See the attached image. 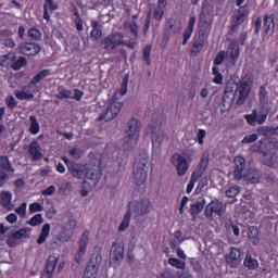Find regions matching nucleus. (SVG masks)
<instances>
[{
  "label": "nucleus",
  "mask_w": 278,
  "mask_h": 278,
  "mask_svg": "<svg viewBox=\"0 0 278 278\" xmlns=\"http://www.w3.org/2000/svg\"><path fill=\"white\" fill-rule=\"evenodd\" d=\"M5 103L10 110H14V108H16V105H18V102H16V99H14V97H12V96L7 97Z\"/></svg>",
  "instance_id": "e2e57ef3"
},
{
  "label": "nucleus",
  "mask_w": 278,
  "mask_h": 278,
  "mask_svg": "<svg viewBox=\"0 0 278 278\" xmlns=\"http://www.w3.org/2000/svg\"><path fill=\"white\" fill-rule=\"evenodd\" d=\"M124 257H125V248L123 247V244L118 242H113L111 247V252H110L111 262H113L114 264H116V266H118L121 262H123Z\"/></svg>",
  "instance_id": "ddd939ff"
},
{
  "label": "nucleus",
  "mask_w": 278,
  "mask_h": 278,
  "mask_svg": "<svg viewBox=\"0 0 278 278\" xmlns=\"http://www.w3.org/2000/svg\"><path fill=\"white\" fill-rule=\"evenodd\" d=\"M0 199L2 207H5L8 210L10 207V203H12V192L3 191L0 195Z\"/></svg>",
  "instance_id": "ea45409f"
},
{
  "label": "nucleus",
  "mask_w": 278,
  "mask_h": 278,
  "mask_svg": "<svg viewBox=\"0 0 278 278\" xmlns=\"http://www.w3.org/2000/svg\"><path fill=\"white\" fill-rule=\"evenodd\" d=\"M7 244L10 249H16L21 243L18 242V239L14 238V235L11 233L7 239Z\"/></svg>",
  "instance_id": "13d9d810"
},
{
  "label": "nucleus",
  "mask_w": 278,
  "mask_h": 278,
  "mask_svg": "<svg viewBox=\"0 0 278 278\" xmlns=\"http://www.w3.org/2000/svg\"><path fill=\"white\" fill-rule=\"evenodd\" d=\"M101 179V167L99 165H94L93 167H87V172L85 173L84 178V188L87 190H94L99 185Z\"/></svg>",
  "instance_id": "39448f33"
},
{
  "label": "nucleus",
  "mask_w": 278,
  "mask_h": 278,
  "mask_svg": "<svg viewBox=\"0 0 278 278\" xmlns=\"http://www.w3.org/2000/svg\"><path fill=\"white\" fill-rule=\"evenodd\" d=\"M152 210L151 201L149 199H142L141 201L132 204L131 211L136 216H147Z\"/></svg>",
  "instance_id": "9b49d317"
},
{
  "label": "nucleus",
  "mask_w": 278,
  "mask_h": 278,
  "mask_svg": "<svg viewBox=\"0 0 278 278\" xmlns=\"http://www.w3.org/2000/svg\"><path fill=\"white\" fill-rule=\"evenodd\" d=\"M151 140H152V151L153 153H156L157 149L162 147V143L164 141H168V135H166V132H164V130L160 128H154L152 130Z\"/></svg>",
  "instance_id": "f8f14e48"
},
{
  "label": "nucleus",
  "mask_w": 278,
  "mask_h": 278,
  "mask_svg": "<svg viewBox=\"0 0 278 278\" xmlns=\"http://www.w3.org/2000/svg\"><path fill=\"white\" fill-rule=\"evenodd\" d=\"M240 255L242 253L237 248H231L229 254H226L225 260L230 268H238L240 266Z\"/></svg>",
  "instance_id": "a211bd4d"
},
{
  "label": "nucleus",
  "mask_w": 278,
  "mask_h": 278,
  "mask_svg": "<svg viewBox=\"0 0 278 278\" xmlns=\"http://www.w3.org/2000/svg\"><path fill=\"white\" fill-rule=\"evenodd\" d=\"M205 203H206L205 200H201L191 204L189 212L191 216H193V218H197L203 212V208L205 207Z\"/></svg>",
  "instance_id": "cd10ccee"
},
{
  "label": "nucleus",
  "mask_w": 278,
  "mask_h": 278,
  "mask_svg": "<svg viewBox=\"0 0 278 278\" xmlns=\"http://www.w3.org/2000/svg\"><path fill=\"white\" fill-rule=\"evenodd\" d=\"M28 37L30 38V40H36V41H38V40H41V38H42V33H40V31L38 30V28H30V29L28 30Z\"/></svg>",
  "instance_id": "5fc2aeb1"
},
{
  "label": "nucleus",
  "mask_w": 278,
  "mask_h": 278,
  "mask_svg": "<svg viewBox=\"0 0 278 278\" xmlns=\"http://www.w3.org/2000/svg\"><path fill=\"white\" fill-rule=\"evenodd\" d=\"M55 97L56 99H60V100L73 99V91L68 89H61Z\"/></svg>",
  "instance_id": "864d4df0"
},
{
  "label": "nucleus",
  "mask_w": 278,
  "mask_h": 278,
  "mask_svg": "<svg viewBox=\"0 0 278 278\" xmlns=\"http://www.w3.org/2000/svg\"><path fill=\"white\" fill-rule=\"evenodd\" d=\"M264 29L265 34L275 29V15H264Z\"/></svg>",
  "instance_id": "4c0bfd02"
},
{
  "label": "nucleus",
  "mask_w": 278,
  "mask_h": 278,
  "mask_svg": "<svg viewBox=\"0 0 278 278\" xmlns=\"http://www.w3.org/2000/svg\"><path fill=\"white\" fill-rule=\"evenodd\" d=\"M244 118L248 125L255 127V125H264L268 118V111H265L264 108L254 109L251 114L244 115Z\"/></svg>",
  "instance_id": "6e6552de"
},
{
  "label": "nucleus",
  "mask_w": 278,
  "mask_h": 278,
  "mask_svg": "<svg viewBox=\"0 0 278 278\" xmlns=\"http://www.w3.org/2000/svg\"><path fill=\"white\" fill-rule=\"evenodd\" d=\"M55 266H58V257L49 256L48 262L46 264V269L41 275V278H52L53 273L55 271Z\"/></svg>",
  "instance_id": "4be33fe9"
},
{
  "label": "nucleus",
  "mask_w": 278,
  "mask_h": 278,
  "mask_svg": "<svg viewBox=\"0 0 278 278\" xmlns=\"http://www.w3.org/2000/svg\"><path fill=\"white\" fill-rule=\"evenodd\" d=\"M194 25H197V17L191 16L189 20V24L184 31L182 45H188V40H190V36H192V31H194Z\"/></svg>",
  "instance_id": "a878e982"
},
{
  "label": "nucleus",
  "mask_w": 278,
  "mask_h": 278,
  "mask_svg": "<svg viewBox=\"0 0 278 278\" xmlns=\"http://www.w3.org/2000/svg\"><path fill=\"white\" fill-rule=\"evenodd\" d=\"M68 154L71 155V157H73V160H79L81 155H84V152L79 148H72L68 151Z\"/></svg>",
  "instance_id": "052dcab7"
},
{
  "label": "nucleus",
  "mask_w": 278,
  "mask_h": 278,
  "mask_svg": "<svg viewBox=\"0 0 278 278\" xmlns=\"http://www.w3.org/2000/svg\"><path fill=\"white\" fill-rule=\"evenodd\" d=\"M242 179L248 184H260L262 179V170L255 167L248 168L243 174Z\"/></svg>",
  "instance_id": "f3484780"
},
{
  "label": "nucleus",
  "mask_w": 278,
  "mask_h": 278,
  "mask_svg": "<svg viewBox=\"0 0 278 278\" xmlns=\"http://www.w3.org/2000/svg\"><path fill=\"white\" fill-rule=\"evenodd\" d=\"M239 194H240V187H239V186L230 187V188L226 191V197H227L228 199H236Z\"/></svg>",
  "instance_id": "8fccbe9b"
},
{
  "label": "nucleus",
  "mask_w": 278,
  "mask_h": 278,
  "mask_svg": "<svg viewBox=\"0 0 278 278\" xmlns=\"http://www.w3.org/2000/svg\"><path fill=\"white\" fill-rule=\"evenodd\" d=\"M210 164V159L207 155H203L200 161V170L205 173V169L207 168V165Z\"/></svg>",
  "instance_id": "338daca9"
},
{
  "label": "nucleus",
  "mask_w": 278,
  "mask_h": 278,
  "mask_svg": "<svg viewBox=\"0 0 278 278\" xmlns=\"http://www.w3.org/2000/svg\"><path fill=\"white\" fill-rule=\"evenodd\" d=\"M243 265L249 270H255V269L260 268V263L249 252L245 254Z\"/></svg>",
  "instance_id": "c756f323"
},
{
  "label": "nucleus",
  "mask_w": 278,
  "mask_h": 278,
  "mask_svg": "<svg viewBox=\"0 0 278 278\" xmlns=\"http://www.w3.org/2000/svg\"><path fill=\"white\" fill-rule=\"evenodd\" d=\"M147 164H149V153H147L146 150H142L134 162L132 179L137 186L147 184V173H149Z\"/></svg>",
  "instance_id": "f257e3e1"
},
{
  "label": "nucleus",
  "mask_w": 278,
  "mask_h": 278,
  "mask_svg": "<svg viewBox=\"0 0 278 278\" xmlns=\"http://www.w3.org/2000/svg\"><path fill=\"white\" fill-rule=\"evenodd\" d=\"M40 144H38V142L36 141H31L28 146V153H30L33 160H40V157H42V152Z\"/></svg>",
  "instance_id": "bb28decb"
},
{
  "label": "nucleus",
  "mask_w": 278,
  "mask_h": 278,
  "mask_svg": "<svg viewBox=\"0 0 278 278\" xmlns=\"http://www.w3.org/2000/svg\"><path fill=\"white\" fill-rule=\"evenodd\" d=\"M62 244H64V241L61 240L58 235L49 242V247L52 251L58 249L59 247H62Z\"/></svg>",
  "instance_id": "6e6d98bb"
},
{
  "label": "nucleus",
  "mask_w": 278,
  "mask_h": 278,
  "mask_svg": "<svg viewBox=\"0 0 278 278\" xmlns=\"http://www.w3.org/2000/svg\"><path fill=\"white\" fill-rule=\"evenodd\" d=\"M49 231H51V225L45 224L41 228V233L37 239V244H45V242H47V238H49Z\"/></svg>",
  "instance_id": "c9c22d12"
},
{
  "label": "nucleus",
  "mask_w": 278,
  "mask_h": 278,
  "mask_svg": "<svg viewBox=\"0 0 278 278\" xmlns=\"http://www.w3.org/2000/svg\"><path fill=\"white\" fill-rule=\"evenodd\" d=\"M42 210H45V208L38 202H35L29 205V211L31 212V214H34L36 212H42Z\"/></svg>",
  "instance_id": "774afa93"
},
{
  "label": "nucleus",
  "mask_w": 278,
  "mask_h": 278,
  "mask_svg": "<svg viewBox=\"0 0 278 278\" xmlns=\"http://www.w3.org/2000/svg\"><path fill=\"white\" fill-rule=\"evenodd\" d=\"M253 81H255V77L253 74H245L241 81L237 85V92H239V98L236 102L237 105H244L247 103V99H249V94H251V88L253 86Z\"/></svg>",
  "instance_id": "f03ea898"
},
{
  "label": "nucleus",
  "mask_w": 278,
  "mask_h": 278,
  "mask_svg": "<svg viewBox=\"0 0 278 278\" xmlns=\"http://www.w3.org/2000/svg\"><path fill=\"white\" fill-rule=\"evenodd\" d=\"M20 53H22L23 55H38V53H40L41 48L40 45H36V43H22L20 47Z\"/></svg>",
  "instance_id": "aec40b11"
},
{
  "label": "nucleus",
  "mask_w": 278,
  "mask_h": 278,
  "mask_svg": "<svg viewBox=\"0 0 278 278\" xmlns=\"http://www.w3.org/2000/svg\"><path fill=\"white\" fill-rule=\"evenodd\" d=\"M258 136L257 134L248 135L242 139V144H251L252 142H256Z\"/></svg>",
  "instance_id": "680f3d73"
},
{
  "label": "nucleus",
  "mask_w": 278,
  "mask_h": 278,
  "mask_svg": "<svg viewBox=\"0 0 278 278\" xmlns=\"http://www.w3.org/2000/svg\"><path fill=\"white\" fill-rule=\"evenodd\" d=\"M91 27L92 30L90 33V37L92 38V40H99V38H101V36H103V33L101 30V24H99V22L97 21H92L91 22Z\"/></svg>",
  "instance_id": "72a5a7b5"
},
{
  "label": "nucleus",
  "mask_w": 278,
  "mask_h": 278,
  "mask_svg": "<svg viewBox=\"0 0 278 278\" xmlns=\"http://www.w3.org/2000/svg\"><path fill=\"white\" fill-rule=\"evenodd\" d=\"M14 96L16 97V99H18L20 101H29L30 99H34V94L33 93H27L25 91H15Z\"/></svg>",
  "instance_id": "3c124183"
},
{
  "label": "nucleus",
  "mask_w": 278,
  "mask_h": 278,
  "mask_svg": "<svg viewBox=\"0 0 278 278\" xmlns=\"http://www.w3.org/2000/svg\"><path fill=\"white\" fill-rule=\"evenodd\" d=\"M248 237L255 247L260 244V229H257V226L249 227Z\"/></svg>",
  "instance_id": "7c9ffc66"
},
{
  "label": "nucleus",
  "mask_w": 278,
  "mask_h": 278,
  "mask_svg": "<svg viewBox=\"0 0 278 278\" xmlns=\"http://www.w3.org/2000/svg\"><path fill=\"white\" fill-rule=\"evenodd\" d=\"M130 220H131V207H129L128 212L124 215V218L118 227V231H126L129 228Z\"/></svg>",
  "instance_id": "58836bf2"
},
{
  "label": "nucleus",
  "mask_w": 278,
  "mask_h": 278,
  "mask_svg": "<svg viewBox=\"0 0 278 278\" xmlns=\"http://www.w3.org/2000/svg\"><path fill=\"white\" fill-rule=\"evenodd\" d=\"M205 40L206 39L199 38L193 42V46L191 48L192 55H199V53H201V51L203 50V47H205Z\"/></svg>",
  "instance_id": "e433bc0d"
},
{
  "label": "nucleus",
  "mask_w": 278,
  "mask_h": 278,
  "mask_svg": "<svg viewBox=\"0 0 278 278\" xmlns=\"http://www.w3.org/2000/svg\"><path fill=\"white\" fill-rule=\"evenodd\" d=\"M141 126L142 123L138 118L131 117L126 126V136H129V138H140Z\"/></svg>",
  "instance_id": "dca6fc26"
},
{
  "label": "nucleus",
  "mask_w": 278,
  "mask_h": 278,
  "mask_svg": "<svg viewBox=\"0 0 278 278\" xmlns=\"http://www.w3.org/2000/svg\"><path fill=\"white\" fill-rule=\"evenodd\" d=\"M30 227H38V225H42L45 223V218H42V214H36L30 220L26 222Z\"/></svg>",
  "instance_id": "de8ad7c7"
},
{
  "label": "nucleus",
  "mask_w": 278,
  "mask_h": 278,
  "mask_svg": "<svg viewBox=\"0 0 278 278\" xmlns=\"http://www.w3.org/2000/svg\"><path fill=\"white\" fill-rule=\"evenodd\" d=\"M26 65L27 59H25V56H20L15 62L12 63L11 68H13V71H21V67Z\"/></svg>",
  "instance_id": "09e8293b"
},
{
  "label": "nucleus",
  "mask_w": 278,
  "mask_h": 278,
  "mask_svg": "<svg viewBox=\"0 0 278 278\" xmlns=\"http://www.w3.org/2000/svg\"><path fill=\"white\" fill-rule=\"evenodd\" d=\"M137 143L138 137H129V135H126L124 138L123 149L124 151H134Z\"/></svg>",
  "instance_id": "2f4dec72"
},
{
  "label": "nucleus",
  "mask_w": 278,
  "mask_h": 278,
  "mask_svg": "<svg viewBox=\"0 0 278 278\" xmlns=\"http://www.w3.org/2000/svg\"><path fill=\"white\" fill-rule=\"evenodd\" d=\"M123 38L124 36L122 33H114L104 37V39L102 40V45L105 51H108V53H114L117 47H122V45H127V42L123 40Z\"/></svg>",
  "instance_id": "423d86ee"
},
{
  "label": "nucleus",
  "mask_w": 278,
  "mask_h": 278,
  "mask_svg": "<svg viewBox=\"0 0 278 278\" xmlns=\"http://www.w3.org/2000/svg\"><path fill=\"white\" fill-rule=\"evenodd\" d=\"M227 53L231 58L232 62H236L240 58V47L236 41H231L228 46Z\"/></svg>",
  "instance_id": "c85d7f7f"
},
{
  "label": "nucleus",
  "mask_w": 278,
  "mask_h": 278,
  "mask_svg": "<svg viewBox=\"0 0 278 278\" xmlns=\"http://www.w3.org/2000/svg\"><path fill=\"white\" fill-rule=\"evenodd\" d=\"M13 238L16 240H27L31 233V228H21L16 231H13Z\"/></svg>",
  "instance_id": "f704fd0d"
},
{
  "label": "nucleus",
  "mask_w": 278,
  "mask_h": 278,
  "mask_svg": "<svg viewBox=\"0 0 278 278\" xmlns=\"http://www.w3.org/2000/svg\"><path fill=\"white\" fill-rule=\"evenodd\" d=\"M143 61L148 66H151V45L143 48Z\"/></svg>",
  "instance_id": "603ef678"
},
{
  "label": "nucleus",
  "mask_w": 278,
  "mask_h": 278,
  "mask_svg": "<svg viewBox=\"0 0 278 278\" xmlns=\"http://www.w3.org/2000/svg\"><path fill=\"white\" fill-rule=\"evenodd\" d=\"M49 70H43L41 72H39L35 77H33L31 79V84H34L35 86L37 84H40V81H42V79H45L46 77H49Z\"/></svg>",
  "instance_id": "49530a36"
},
{
  "label": "nucleus",
  "mask_w": 278,
  "mask_h": 278,
  "mask_svg": "<svg viewBox=\"0 0 278 278\" xmlns=\"http://www.w3.org/2000/svg\"><path fill=\"white\" fill-rule=\"evenodd\" d=\"M213 1L214 0H203L201 12H208V14H212V10L214 9Z\"/></svg>",
  "instance_id": "4d7b16f0"
},
{
  "label": "nucleus",
  "mask_w": 278,
  "mask_h": 278,
  "mask_svg": "<svg viewBox=\"0 0 278 278\" xmlns=\"http://www.w3.org/2000/svg\"><path fill=\"white\" fill-rule=\"evenodd\" d=\"M265 181H267L269 186H275V184H278V179L275 174H265Z\"/></svg>",
  "instance_id": "69168bd1"
},
{
  "label": "nucleus",
  "mask_w": 278,
  "mask_h": 278,
  "mask_svg": "<svg viewBox=\"0 0 278 278\" xmlns=\"http://www.w3.org/2000/svg\"><path fill=\"white\" fill-rule=\"evenodd\" d=\"M263 164L268 166V168H277L278 166V155L276 153H264Z\"/></svg>",
  "instance_id": "393cba45"
},
{
  "label": "nucleus",
  "mask_w": 278,
  "mask_h": 278,
  "mask_svg": "<svg viewBox=\"0 0 278 278\" xmlns=\"http://www.w3.org/2000/svg\"><path fill=\"white\" fill-rule=\"evenodd\" d=\"M16 214L21 216V218H25V214L27 213V203H22L16 210Z\"/></svg>",
  "instance_id": "0e129e2a"
},
{
  "label": "nucleus",
  "mask_w": 278,
  "mask_h": 278,
  "mask_svg": "<svg viewBox=\"0 0 278 278\" xmlns=\"http://www.w3.org/2000/svg\"><path fill=\"white\" fill-rule=\"evenodd\" d=\"M258 101L261 105H266L268 103V92L265 86H261L258 89Z\"/></svg>",
  "instance_id": "79ce46f5"
},
{
  "label": "nucleus",
  "mask_w": 278,
  "mask_h": 278,
  "mask_svg": "<svg viewBox=\"0 0 278 278\" xmlns=\"http://www.w3.org/2000/svg\"><path fill=\"white\" fill-rule=\"evenodd\" d=\"M225 55H227L225 51H219L214 59V66H220V64H223V62L225 61Z\"/></svg>",
  "instance_id": "bf43d9fd"
},
{
  "label": "nucleus",
  "mask_w": 278,
  "mask_h": 278,
  "mask_svg": "<svg viewBox=\"0 0 278 278\" xmlns=\"http://www.w3.org/2000/svg\"><path fill=\"white\" fill-rule=\"evenodd\" d=\"M214 23V16L210 12H201L199 17V38L207 40L212 31V24Z\"/></svg>",
  "instance_id": "7ed1b4c3"
},
{
  "label": "nucleus",
  "mask_w": 278,
  "mask_h": 278,
  "mask_svg": "<svg viewBox=\"0 0 278 278\" xmlns=\"http://www.w3.org/2000/svg\"><path fill=\"white\" fill-rule=\"evenodd\" d=\"M68 170L71 172V175H73V177H76V179H85L88 167L74 163L70 164Z\"/></svg>",
  "instance_id": "5701e85b"
},
{
  "label": "nucleus",
  "mask_w": 278,
  "mask_h": 278,
  "mask_svg": "<svg viewBox=\"0 0 278 278\" xmlns=\"http://www.w3.org/2000/svg\"><path fill=\"white\" fill-rule=\"evenodd\" d=\"M204 214L206 218H211V220H214V214L215 216H223V202L218 200H213L205 207Z\"/></svg>",
  "instance_id": "4468645a"
},
{
  "label": "nucleus",
  "mask_w": 278,
  "mask_h": 278,
  "mask_svg": "<svg viewBox=\"0 0 278 278\" xmlns=\"http://www.w3.org/2000/svg\"><path fill=\"white\" fill-rule=\"evenodd\" d=\"M172 164L177 168L179 177H184L188 173V161L181 154H174L172 156Z\"/></svg>",
  "instance_id": "2eb2a0df"
},
{
  "label": "nucleus",
  "mask_w": 278,
  "mask_h": 278,
  "mask_svg": "<svg viewBox=\"0 0 278 278\" xmlns=\"http://www.w3.org/2000/svg\"><path fill=\"white\" fill-rule=\"evenodd\" d=\"M121 110H123V103L118 101H113L106 109V111L99 116V121H105L110 123V121H114L116 116H118Z\"/></svg>",
  "instance_id": "1a4fd4ad"
},
{
  "label": "nucleus",
  "mask_w": 278,
  "mask_h": 278,
  "mask_svg": "<svg viewBox=\"0 0 278 278\" xmlns=\"http://www.w3.org/2000/svg\"><path fill=\"white\" fill-rule=\"evenodd\" d=\"M235 100L236 93H233V91H225L220 105L224 110H231V105H233Z\"/></svg>",
  "instance_id": "b1692460"
},
{
  "label": "nucleus",
  "mask_w": 278,
  "mask_h": 278,
  "mask_svg": "<svg viewBox=\"0 0 278 278\" xmlns=\"http://www.w3.org/2000/svg\"><path fill=\"white\" fill-rule=\"evenodd\" d=\"M248 18H249V11H247L244 7H241L238 10V13L231 16L228 35L233 36L235 34H238V30L240 29V25H242V23H244Z\"/></svg>",
  "instance_id": "0eeeda50"
},
{
  "label": "nucleus",
  "mask_w": 278,
  "mask_h": 278,
  "mask_svg": "<svg viewBox=\"0 0 278 278\" xmlns=\"http://www.w3.org/2000/svg\"><path fill=\"white\" fill-rule=\"evenodd\" d=\"M88 236H90V232L88 230H86L79 241V250L78 252L75 254V262L77 264H79V262H81V257H84V255H86V249H88V241L89 238Z\"/></svg>",
  "instance_id": "6ab92c4d"
},
{
  "label": "nucleus",
  "mask_w": 278,
  "mask_h": 278,
  "mask_svg": "<svg viewBox=\"0 0 278 278\" xmlns=\"http://www.w3.org/2000/svg\"><path fill=\"white\" fill-rule=\"evenodd\" d=\"M29 121H30V128L29 131L30 134H38V131H40V124H38V118H36V115H31L29 116Z\"/></svg>",
  "instance_id": "c03bdc74"
},
{
  "label": "nucleus",
  "mask_w": 278,
  "mask_h": 278,
  "mask_svg": "<svg viewBox=\"0 0 278 278\" xmlns=\"http://www.w3.org/2000/svg\"><path fill=\"white\" fill-rule=\"evenodd\" d=\"M101 254H93L85 268V277L92 278L99 273L101 266Z\"/></svg>",
  "instance_id": "9d476101"
},
{
  "label": "nucleus",
  "mask_w": 278,
  "mask_h": 278,
  "mask_svg": "<svg viewBox=\"0 0 278 278\" xmlns=\"http://www.w3.org/2000/svg\"><path fill=\"white\" fill-rule=\"evenodd\" d=\"M235 179L240 181V179H242V177L244 176L242 173L244 172V168H247V160H244V157L242 156H237L235 157Z\"/></svg>",
  "instance_id": "412c9836"
},
{
  "label": "nucleus",
  "mask_w": 278,
  "mask_h": 278,
  "mask_svg": "<svg viewBox=\"0 0 278 278\" xmlns=\"http://www.w3.org/2000/svg\"><path fill=\"white\" fill-rule=\"evenodd\" d=\"M251 151H253V153H262L264 155V153L266 152V142L264 141H257L255 144H253L251 147Z\"/></svg>",
  "instance_id": "37998d69"
},
{
  "label": "nucleus",
  "mask_w": 278,
  "mask_h": 278,
  "mask_svg": "<svg viewBox=\"0 0 278 278\" xmlns=\"http://www.w3.org/2000/svg\"><path fill=\"white\" fill-rule=\"evenodd\" d=\"M73 233L74 231L71 229H66L63 228V230L61 232H59L56 236L60 238V240L64 242H68V240H71V238H73Z\"/></svg>",
  "instance_id": "a18cd8bd"
},
{
  "label": "nucleus",
  "mask_w": 278,
  "mask_h": 278,
  "mask_svg": "<svg viewBox=\"0 0 278 278\" xmlns=\"http://www.w3.org/2000/svg\"><path fill=\"white\" fill-rule=\"evenodd\" d=\"M16 173V168L10 162V159L5 155L0 156V188H3L5 184L10 181L12 175Z\"/></svg>",
  "instance_id": "20e7f679"
},
{
  "label": "nucleus",
  "mask_w": 278,
  "mask_h": 278,
  "mask_svg": "<svg viewBox=\"0 0 278 278\" xmlns=\"http://www.w3.org/2000/svg\"><path fill=\"white\" fill-rule=\"evenodd\" d=\"M168 264L178 270H186V262L180 261L179 258L170 257L168 258Z\"/></svg>",
  "instance_id": "a19ab883"
},
{
  "label": "nucleus",
  "mask_w": 278,
  "mask_h": 278,
  "mask_svg": "<svg viewBox=\"0 0 278 278\" xmlns=\"http://www.w3.org/2000/svg\"><path fill=\"white\" fill-rule=\"evenodd\" d=\"M258 134L265 136V138H270L271 136H278L277 127L274 126H261L258 128Z\"/></svg>",
  "instance_id": "473e14b6"
}]
</instances>
